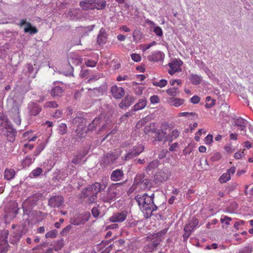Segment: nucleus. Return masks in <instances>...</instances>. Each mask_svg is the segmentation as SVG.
Masks as SVG:
<instances>
[{
	"label": "nucleus",
	"instance_id": "2f4dec72",
	"mask_svg": "<svg viewBox=\"0 0 253 253\" xmlns=\"http://www.w3.org/2000/svg\"><path fill=\"white\" fill-rule=\"evenodd\" d=\"M167 94L170 96H176L179 95V90L178 87H173L168 88L166 91Z\"/></svg>",
	"mask_w": 253,
	"mask_h": 253
},
{
	"label": "nucleus",
	"instance_id": "8fccbe9b",
	"mask_svg": "<svg viewBox=\"0 0 253 253\" xmlns=\"http://www.w3.org/2000/svg\"><path fill=\"white\" fill-rule=\"evenodd\" d=\"M67 126L64 124H61L59 126V132L61 134H64L66 132Z\"/></svg>",
	"mask_w": 253,
	"mask_h": 253
},
{
	"label": "nucleus",
	"instance_id": "4be33fe9",
	"mask_svg": "<svg viewBox=\"0 0 253 253\" xmlns=\"http://www.w3.org/2000/svg\"><path fill=\"white\" fill-rule=\"evenodd\" d=\"M123 171L120 169L114 170L111 174V179L113 181L121 180L123 179Z\"/></svg>",
	"mask_w": 253,
	"mask_h": 253
},
{
	"label": "nucleus",
	"instance_id": "aec40b11",
	"mask_svg": "<svg viewBox=\"0 0 253 253\" xmlns=\"http://www.w3.org/2000/svg\"><path fill=\"white\" fill-rule=\"evenodd\" d=\"M11 112L13 114L11 117L15 124L19 126L21 124V118L19 115V109L18 106L14 107L11 109Z\"/></svg>",
	"mask_w": 253,
	"mask_h": 253
},
{
	"label": "nucleus",
	"instance_id": "603ef678",
	"mask_svg": "<svg viewBox=\"0 0 253 253\" xmlns=\"http://www.w3.org/2000/svg\"><path fill=\"white\" fill-rule=\"evenodd\" d=\"M150 101L152 104L158 103L160 102V98L158 95H153L150 98Z\"/></svg>",
	"mask_w": 253,
	"mask_h": 253
},
{
	"label": "nucleus",
	"instance_id": "680f3d73",
	"mask_svg": "<svg viewBox=\"0 0 253 253\" xmlns=\"http://www.w3.org/2000/svg\"><path fill=\"white\" fill-rule=\"evenodd\" d=\"M64 244V240L63 239L59 240L57 242V246L55 247V250L56 251L60 250L61 248L63 247Z\"/></svg>",
	"mask_w": 253,
	"mask_h": 253
},
{
	"label": "nucleus",
	"instance_id": "49530a36",
	"mask_svg": "<svg viewBox=\"0 0 253 253\" xmlns=\"http://www.w3.org/2000/svg\"><path fill=\"white\" fill-rule=\"evenodd\" d=\"M44 106L45 108H56L58 105L55 101H50L45 103Z\"/></svg>",
	"mask_w": 253,
	"mask_h": 253
},
{
	"label": "nucleus",
	"instance_id": "6ab92c4d",
	"mask_svg": "<svg viewBox=\"0 0 253 253\" xmlns=\"http://www.w3.org/2000/svg\"><path fill=\"white\" fill-rule=\"evenodd\" d=\"M235 125L237 126L239 129L242 131H245L248 125V121L242 118H239L234 120Z\"/></svg>",
	"mask_w": 253,
	"mask_h": 253
},
{
	"label": "nucleus",
	"instance_id": "0e129e2a",
	"mask_svg": "<svg viewBox=\"0 0 253 253\" xmlns=\"http://www.w3.org/2000/svg\"><path fill=\"white\" fill-rule=\"evenodd\" d=\"M143 88L141 86H137L134 89V93L135 94L139 95L142 93Z\"/></svg>",
	"mask_w": 253,
	"mask_h": 253
},
{
	"label": "nucleus",
	"instance_id": "f257e3e1",
	"mask_svg": "<svg viewBox=\"0 0 253 253\" xmlns=\"http://www.w3.org/2000/svg\"><path fill=\"white\" fill-rule=\"evenodd\" d=\"M135 199L141 211L146 213L145 214L146 218L150 217L152 212L158 209V207L154 204L152 198L146 193L137 195Z\"/></svg>",
	"mask_w": 253,
	"mask_h": 253
},
{
	"label": "nucleus",
	"instance_id": "37998d69",
	"mask_svg": "<svg viewBox=\"0 0 253 253\" xmlns=\"http://www.w3.org/2000/svg\"><path fill=\"white\" fill-rule=\"evenodd\" d=\"M27 69L29 73V74L28 75L29 77L32 78H35V73H33L34 71V68L33 67V65L31 64H27Z\"/></svg>",
	"mask_w": 253,
	"mask_h": 253
},
{
	"label": "nucleus",
	"instance_id": "774afa93",
	"mask_svg": "<svg viewBox=\"0 0 253 253\" xmlns=\"http://www.w3.org/2000/svg\"><path fill=\"white\" fill-rule=\"evenodd\" d=\"M243 155L244 151H238L235 153L234 157L236 159H239L241 158Z\"/></svg>",
	"mask_w": 253,
	"mask_h": 253
},
{
	"label": "nucleus",
	"instance_id": "7ed1b4c3",
	"mask_svg": "<svg viewBox=\"0 0 253 253\" xmlns=\"http://www.w3.org/2000/svg\"><path fill=\"white\" fill-rule=\"evenodd\" d=\"M0 129L3 132L4 135L8 137L7 139L10 141L14 140L15 134L16 131L8 121L6 116L2 115L0 117Z\"/></svg>",
	"mask_w": 253,
	"mask_h": 253
},
{
	"label": "nucleus",
	"instance_id": "a19ab883",
	"mask_svg": "<svg viewBox=\"0 0 253 253\" xmlns=\"http://www.w3.org/2000/svg\"><path fill=\"white\" fill-rule=\"evenodd\" d=\"M231 220L232 218L226 215H222L220 219V222L226 226L230 225Z\"/></svg>",
	"mask_w": 253,
	"mask_h": 253
},
{
	"label": "nucleus",
	"instance_id": "6e6d98bb",
	"mask_svg": "<svg viewBox=\"0 0 253 253\" xmlns=\"http://www.w3.org/2000/svg\"><path fill=\"white\" fill-rule=\"evenodd\" d=\"M190 101L194 104H198L200 101V98L198 95H194L191 98Z\"/></svg>",
	"mask_w": 253,
	"mask_h": 253
},
{
	"label": "nucleus",
	"instance_id": "e2e57ef3",
	"mask_svg": "<svg viewBox=\"0 0 253 253\" xmlns=\"http://www.w3.org/2000/svg\"><path fill=\"white\" fill-rule=\"evenodd\" d=\"M91 212L92 215L95 217H97L99 215V211L98 209L96 207H94L92 209Z\"/></svg>",
	"mask_w": 253,
	"mask_h": 253
},
{
	"label": "nucleus",
	"instance_id": "3c124183",
	"mask_svg": "<svg viewBox=\"0 0 253 253\" xmlns=\"http://www.w3.org/2000/svg\"><path fill=\"white\" fill-rule=\"evenodd\" d=\"M42 172V170L40 168H36L32 170V173L34 176H39Z\"/></svg>",
	"mask_w": 253,
	"mask_h": 253
},
{
	"label": "nucleus",
	"instance_id": "423d86ee",
	"mask_svg": "<svg viewBox=\"0 0 253 253\" xmlns=\"http://www.w3.org/2000/svg\"><path fill=\"white\" fill-rule=\"evenodd\" d=\"M105 188L106 185L105 184L96 182L84 189L82 193L85 196H88L90 194L88 193H90V194L96 195L98 192L104 190Z\"/></svg>",
	"mask_w": 253,
	"mask_h": 253
},
{
	"label": "nucleus",
	"instance_id": "39448f33",
	"mask_svg": "<svg viewBox=\"0 0 253 253\" xmlns=\"http://www.w3.org/2000/svg\"><path fill=\"white\" fill-rule=\"evenodd\" d=\"M167 232L166 229L162 230L160 232L158 233L155 237L153 238V241L149 242L145 246L144 250L145 252H152L154 251L158 245L160 244L161 239L160 237L164 235Z\"/></svg>",
	"mask_w": 253,
	"mask_h": 253
},
{
	"label": "nucleus",
	"instance_id": "393cba45",
	"mask_svg": "<svg viewBox=\"0 0 253 253\" xmlns=\"http://www.w3.org/2000/svg\"><path fill=\"white\" fill-rule=\"evenodd\" d=\"M93 0H84L80 2V6L83 10H88L93 9Z\"/></svg>",
	"mask_w": 253,
	"mask_h": 253
},
{
	"label": "nucleus",
	"instance_id": "4468645a",
	"mask_svg": "<svg viewBox=\"0 0 253 253\" xmlns=\"http://www.w3.org/2000/svg\"><path fill=\"white\" fill-rule=\"evenodd\" d=\"M63 203V197L62 196L58 195L51 197L48 200V204L51 208H60Z\"/></svg>",
	"mask_w": 253,
	"mask_h": 253
},
{
	"label": "nucleus",
	"instance_id": "c756f323",
	"mask_svg": "<svg viewBox=\"0 0 253 253\" xmlns=\"http://www.w3.org/2000/svg\"><path fill=\"white\" fill-rule=\"evenodd\" d=\"M64 91L63 88L59 86H55L53 87L51 91V95L53 97L60 96Z\"/></svg>",
	"mask_w": 253,
	"mask_h": 253
},
{
	"label": "nucleus",
	"instance_id": "f704fd0d",
	"mask_svg": "<svg viewBox=\"0 0 253 253\" xmlns=\"http://www.w3.org/2000/svg\"><path fill=\"white\" fill-rule=\"evenodd\" d=\"M100 123V118L99 117L98 118H95L90 123L88 126V129L90 130H92L94 128L96 127V126L99 125Z\"/></svg>",
	"mask_w": 253,
	"mask_h": 253
},
{
	"label": "nucleus",
	"instance_id": "864d4df0",
	"mask_svg": "<svg viewBox=\"0 0 253 253\" xmlns=\"http://www.w3.org/2000/svg\"><path fill=\"white\" fill-rule=\"evenodd\" d=\"M72 229V226L71 225H67L66 227L62 229L61 232V234L62 236H65Z\"/></svg>",
	"mask_w": 253,
	"mask_h": 253
},
{
	"label": "nucleus",
	"instance_id": "052dcab7",
	"mask_svg": "<svg viewBox=\"0 0 253 253\" xmlns=\"http://www.w3.org/2000/svg\"><path fill=\"white\" fill-rule=\"evenodd\" d=\"M131 59L135 62H139L141 60L140 56L136 53H133L131 55Z\"/></svg>",
	"mask_w": 253,
	"mask_h": 253
},
{
	"label": "nucleus",
	"instance_id": "13d9d810",
	"mask_svg": "<svg viewBox=\"0 0 253 253\" xmlns=\"http://www.w3.org/2000/svg\"><path fill=\"white\" fill-rule=\"evenodd\" d=\"M212 135L211 134H208L205 138V142L206 144L210 145L211 143L212 142Z\"/></svg>",
	"mask_w": 253,
	"mask_h": 253
},
{
	"label": "nucleus",
	"instance_id": "20e7f679",
	"mask_svg": "<svg viewBox=\"0 0 253 253\" xmlns=\"http://www.w3.org/2000/svg\"><path fill=\"white\" fill-rule=\"evenodd\" d=\"M73 124L77 126L76 132L79 137H84L86 134L85 120L82 117H75L73 119Z\"/></svg>",
	"mask_w": 253,
	"mask_h": 253
},
{
	"label": "nucleus",
	"instance_id": "9d476101",
	"mask_svg": "<svg viewBox=\"0 0 253 253\" xmlns=\"http://www.w3.org/2000/svg\"><path fill=\"white\" fill-rule=\"evenodd\" d=\"M127 213L128 212L126 211L114 213L113 215L109 218L108 220L113 223L122 222L126 219Z\"/></svg>",
	"mask_w": 253,
	"mask_h": 253
},
{
	"label": "nucleus",
	"instance_id": "412c9836",
	"mask_svg": "<svg viewBox=\"0 0 253 253\" xmlns=\"http://www.w3.org/2000/svg\"><path fill=\"white\" fill-rule=\"evenodd\" d=\"M28 110L31 115L36 116L40 112L41 108L38 104L32 102L29 104Z\"/></svg>",
	"mask_w": 253,
	"mask_h": 253
},
{
	"label": "nucleus",
	"instance_id": "bf43d9fd",
	"mask_svg": "<svg viewBox=\"0 0 253 253\" xmlns=\"http://www.w3.org/2000/svg\"><path fill=\"white\" fill-rule=\"evenodd\" d=\"M194 229L197 227L199 223L198 220L196 218H192L191 220L189 222Z\"/></svg>",
	"mask_w": 253,
	"mask_h": 253
},
{
	"label": "nucleus",
	"instance_id": "72a5a7b5",
	"mask_svg": "<svg viewBox=\"0 0 253 253\" xmlns=\"http://www.w3.org/2000/svg\"><path fill=\"white\" fill-rule=\"evenodd\" d=\"M80 12V9L73 8L68 13V16L72 19L75 20Z\"/></svg>",
	"mask_w": 253,
	"mask_h": 253
},
{
	"label": "nucleus",
	"instance_id": "7c9ffc66",
	"mask_svg": "<svg viewBox=\"0 0 253 253\" xmlns=\"http://www.w3.org/2000/svg\"><path fill=\"white\" fill-rule=\"evenodd\" d=\"M159 164H160V162L157 160H155L152 161L148 164L147 167L146 168L145 170H146V172H148L150 171L153 170L155 168L158 167V166L159 165Z\"/></svg>",
	"mask_w": 253,
	"mask_h": 253
},
{
	"label": "nucleus",
	"instance_id": "a211bd4d",
	"mask_svg": "<svg viewBox=\"0 0 253 253\" xmlns=\"http://www.w3.org/2000/svg\"><path fill=\"white\" fill-rule=\"evenodd\" d=\"M111 90L113 96L117 99L122 98L125 94L124 89L122 87H118L116 85L113 86Z\"/></svg>",
	"mask_w": 253,
	"mask_h": 253
},
{
	"label": "nucleus",
	"instance_id": "ea45409f",
	"mask_svg": "<svg viewBox=\"0 0 253 253\" xmlns=\"http://www.w3.org/2000/svg\"><path fill=\"white\" fill-rule=\"evenodd\" d=\"M57 234V230L56 229H53L47 232L45 235V237L46 238H54L56 237Z\"/></svg>",
	"mask_w": 253,
	"mask_h": 253
},
{
	"label": "nucleus",
	"instance_id": "338daca9",
	"mask_svg": "<svg viewBox=\"0 0 253 253\" xmlns=\"http://www.w3.org/2000/svg\"><path fill=\"white\" fill-rule=\"evenodd\" d=\"M185 232H188L191 233V232L194 230L190 223H188L185 225L184 228Z\"/></svg>",
	"mask_w": 253,
	"mask_h": 253
},
{
	"label": "nucleus",
	"instance_id": "9b49d317",
	"mask_svg": "<svg viewBox=\"0 0 253 253\" xmlns=\"http://www.w3.org/2000/svg\"><path fill=\"white\" fill-rule=\"evenodd\" d=\"M19 25L20 27H23V31L25 33L34 35L38 32L37 28L35 26H33L30 23L27 22L26 20H21Z\"/></svg>",
	"mask_w": 253,
	"mask_h": 253
},
{
	"label": "nucleus",
	"instance_id": "cd10ccee",
	"mask_svg": "<svg viewBox=\"0 0 253 253\" xmlns=\"http://www.w3.org/2000/svg\"><path fill=\"white\" fill-rule=\"evenodd\" d=\"M106 3L104 0H93V9H103L105 7Z\"/></svg>",
	"mask_w": 253,
	"mask_h": 253
},
{
	"label": "nucleus",
	"instance_id": "f03ea898",
	"mask_svg": "<svg viewBox=\"0 0 253 253\" xmlns=\"http://www.w3.org/2000/svg\"><path fill=\"white\" fill-rule=\"evenodd\" d=\"M123 192L122 185L121 183L112 184L110 185L106 193L101 197L104 202L111 203L120 197Z\"/></svg>",
	"mask_w": 253,
	"mask_h": 253
},
{
	"label": "nucleus",
	"instance_id": "f8f14e48",
	"mask_svg": "<svg viewBox=\"0 0 253 253\" xmlns=\"http://www.w3.org/2000/svg\"><path fill=\"white\" fill-rule=\"evenodd\" d=\"M183 64V62L180 59H174L171 62L169 63V69L168 73L170 75H173L176 72H180L181 71V66Z\"/></svg>",
	"mask_w": 253,
	"mask_h": 253
},
{
	"label": "nucleus",
	"instance_id": "6e6552de",
	"mask_svg": "<svg viewBox=\"0 0 253 253\" xmlns=\"http://www.w3.org/2000/svg\"><path fill=\"white\" fill-rule=\"evenodd\" d=\"M89 217L90 213L88 212L76 214L71 219V223L74 225L84 224L89 220Z\"/></svg>",
	"mask_w": 253,
	"mask_h": 253
},
{
	"label": "nucleus",
	"instance_id": "5701e85b",
	"mask_svg": "<svg viewBox=\"0 0 253 253\" xmlns=\"http://www.w3.org/2000/svg\"><path fill=\"white\" fill-rule=\"evenodd\" d=\"M168 101L170 106L178 107L183 104L185 100L182 98L170 97Z\"/></svg>",
	"mask_w": 253,
	"mask_h": 253
},
{
	"label": "nucleus",
	"instance_id": "ddd939ff",
	"mask_svg": "<svg viewBox=\"0 0 253 253\" xmlns=\"http://www.w3.org/2000/svg\"><path fill=\"white\" fill-rule=\"evenodd\" d=\"M8 235L7 231L1 232L0 235V253H5L7 250L8 247L7 240Z\"/></svg>",
	"mask_w": 253,
	"mask_h": 253
},
{
	"label": "nucleus",
	"instance_id": "5fc2aeb1",
	"mask_svg": "<svg viewBox=\"0 0 253 253\" xmlns=\"http://www.w3.org/2000/svg\"><path fill=\"white\" fill-rule=\"evenodd\" d=\"M90 194V193H89ZM84 197H89L88 202L89 203H93L95 202L96 199V195L95 194H89L88 196L84 195Z\"/></svg>",
	"mask_w": 253,
	"mask_h": 253
},
{
	"label": "nucleus",
	"instance_id": "a18cd8bd",
	"mask_svg": "<svg viewBox=\"0 0 253 253\" xmlns=\"http://www.w3.org/2000/svg\"><path fill=\"white\" fill-rule=\"evenodd\" d=\"M178 117L184 116V117H189L190 116H193V117L196 116V117H197V116L196 114V113H195L194 112H190V113H189V112H181V113H178Z\"/></svg>",
	"mask_w": 253,
	"mask_h": 253
},
{
	"label": "nucleus",
	"instance_id": "58836bf2",
	"mask_svg": "<svg viewBox=\"0 0 253 253\" xmlns=\"http://www.w3.org/2000/svg\"><path fill=\"white\" fill-rule=\"evenodd\" d=\"M132 36L133 41L136 42H138L141 39V33L139 30H135L133 31Z\"/></svg>",
	"mask_w": 253,
	"mask_h": 253
},
{
	"label": "nucleus",
	"instance_id": "c03bdc74",
	"mask_svg": "<svg viewBox=\"0 0 253 253\" xmlns=\"http://www.w3.org/2000/svg\"><path fill=\"white\" fill-rule=\"evenodd\" d=\"M153 32L158 36L161 37L163 35L162 28L159 26H155L154 27Z\"/></svg>",
	"mask_w": 253,
	"mask_h": 253
},
{
	"label": "nucleus",
	"instance_id": "2eb2a0df",
	"mask_svg": "<svg viewBox=\"0 0 253 253\" xmlns=\"http://www.w3.org/2000/svg\"><path fill=\"white\" fill-rule=\"evenodd\" d=\"M165 54L161 51L156 50L151 52L148 56V59L151 62L163 61L165 58Z\"/></svg>",
	"mask_w": 253,
	"mask_h": 253
},
{
	"label": "nucleus",
	"instance_id": "69168bd1",
	"mask_svg": "<svg viewBox=\"0 0 253 253\" xmlns=\"http://www.w3.org/2000/svg\"><path fill=\"white\" fill-rule=\"evenodd\" d=\"M62 111L61 110H56L53 115V117L55 118H60L62 117Z\"/></svg>",
	"mask_w": 253,
	"mask_h": 253
},
{
	"label": "nucleus",
	"instance_id": "a878e982",
	"mask_svg": "<svg viewBox=\"0 0 253 253\" xmlns=\"http://www.w3.org/2000/svg\"><path fill=\"white\" fill-rule=\"evenodd\" d=\"M188 78L191 83L194 85H198L200 84L203 79L201 76L194 74L190 75Z\"/></svg>",
	"mask_w": 253,
	"mask_h": 253
},
{
	"label": "nucleus",
	"instance_id": "09e8293b",
	"mask_svg": "<svg viewBox=\"0 0 253 253\" xmlns=\"http://www.w3.org/2000/svg\"><path fill=\"white\" fill-rule=\"evenodd\" d=\"M252 248L250 246L245 247L239 251V253H251L252 252Z\"/></svg>",
	"mask_w": 253,
	"mask_h": 253
},
{
	"label": "nucleus",
	"instance_id": "c85d7f7f",
	"mask_svg": "<svg viewBox=\"0 0 253 253\" xmlns=\"http://www.w3.org/2000/svg\"><path fill=\"white\" fill-rule=\"evenodd\" d=\"M15 174V171L13 169H5L4 172V178L7 180H10L13 178Z\"/></svg>",
	"mask_w": 253,
	"mask_h": 253
},
{
	"label": "nucleus",
	"instance_id": "bb28decb",
	"mask_svg": "<svg viewBox=\"0 0 253 253\" xmlns=\"http://www.w3.org/2000/svg\"><path fill=\"white\" fill-rule=\"evenodd\" d=\"M147 101L145 99H142L134 105L132 108L134 111H137L143 109L146 105Z\"/></svg>",
	"mask_w": 253,
	"mask_h": 253
},
{
	"label": "nucleus",
	"instance_id": "1a4fd4ad",
	"mask_svg": "<svg viewBox=\"0 0 253 253\" xmlns=\"http://www.w3.org/2000/svg\"><path fill=\"white\" fill-rule=\"evenodd\" d=\"M171 175L168 169L164 168L158 171L154 176L155 183L163 182L168 180Z\"/></svg>",
	"mask_w": 253,
	"mask_h": 253
},
{
	"label": "nucleus",
	"instance_id": "473e14b6",
	"mask_svg": "<svg viewBox=\"0 0 253 253\" xmlns=\"http://www.w3.org/2000/svg\"><path fill=\"white\" fill-rule=\"evenodd\" d=\"M35 157L32 158L30 156H27L22 162L23 167L29 166L31 164H32L35 160Z\"/></svg>",
	"mask_w": 253,
	"mask_h": 253
},
{
	"label": "nucleus",
	"instance_id": "dca6fc26",
	"mask_svg": "<svg viewBox=\"0 0 253 253\" xmlns=\"http://www.w3.org/2000/svg\"><path fill=\"white\" fill-rule=\"evenodd\" d=\"M144 147L142 144H138L134 146L130 152H128L126 156V160L132 158L133 157L139 155L144 150Z\"/></svg>",
	"mask_w": 253,
	"mask_h": 253
},
{
	"label": "nucleus",
	"instance_id": "0eeeda50",
	"mask_svg": "<svg viewBox=\"0 0 253 253\" xmlns=\"http://www.w3.org/2000/svg\"><path fill=\"white\" fill-rule=\"evenodd\" d=\"M121 152L119 150L117 152L109 153L105 155L102 159V163L104 166L117 165L116 160L121 155Z\"/></svg>",
	"mask_w": 253,
	"mask_h": 253
},
{
	"label": "nucleus",
	"instance_id": "4c0bfd02",
	"mask_svg": "<svg viewBox=\"0 0 253 253\" xmlns=\"http://www.w3.org/2000/svg\"><path fill=\"white\" fill-rule=\"evenodd\" d=\"M106 41V36L104 34H100L97 37V42L100 45H103L105 43Z\"/></svg>",
	"mask_w": 253,
	"mask_h": 253
},
{
	"label": "nucleus",
	"instance_id": "4d7b16f0",
	"mask_svg": "<svg viewBox=\"0 0 253 253\" xmlns=\"http://www.w3.org/2000/svg\"><path fill=\"white\" fill-rule=\"evenodd\" d=\"M245 221L242 220H239L235 222L234 224V227L236 230H239V226L244 225Z\"/></svg>",
	"mask_w": 253,
	"mask_h": 253
},
{
	"label": "nucleus",
	"instance_id": "e433bc0d",
	"mask_svg": "<svg viewBox=\"0 0 253 253\" xmlns=\"http://www.w3.org/2000/svg\"><path fill=\"white\" fill-rule=\"evenodd\" d=\"M179 135V132L177 129L172 131L170 135L167 138V140L171 142L174 139L176 138Z\"/></svg>",
	"mask_w": 253,
	"mask_h": 253
},
{
	"label": "nucleus",
	"instance_id": "f3484780",
	"mask_svg": "<svg viewBox=\"0 0 253 253\" xmlns=\"http://www.w3.org/2000/svg\"><path fill=\"white\" fill-rule=\"evenodd\" d=\"M236 168L232 167L228 169L225 173H223L219 178V181L221 183H226L231 179V175L235 173Z\"/></svg>",
	"mask_w": 253,
	"mask_h": 253
},
{
	"label": "nucleus",
	"instance_id": "c9c22d12",
	"mask_svg": "<svg viewBox=\"0 0 253 253\" xmlns=\"http://www.w3.org/2000/svg\"><path fill=\"white\" fill-rule=\"evenodd\" d=\"M168 81L165 79H161L159 81H154L152 83L153 85L162 88L167 85Z\"/></svg>",
	"mask_w": 253,
	"mask_h": 253
},
{
	"label": "nucleus",
	"instance_id": "b1692460",
	"mask_svg": "<svg viewBox=\"0 0 253 253\" xmlns=\"http://www.w3.org/2000/svg\"><path fill=\"white\" fill-rule=\"evenodd\" d=\"M48 138L45 139L42 142H41L38 144V146L37 147L36 150H35L33 155L34 157H37L42 152V151L44 149L46 144L48 143Z\"/></svg>",
	"mask_w": 253,
	"mask_h": 253
},
{
	"label": "nucleus",
	"instance_id": "de8ad7c7",
	"mask_svg": "<svg viewBox=\"0 0 253 253\" xmlns=\"http://www.w3.org/2000/svg\"><path fill=\"white\" fill-rule=\"evenodd\" d=\"M97 62L96 61L89 59L86 61L85 64L88 67H94L96 66Z\"/></svg>",
	"mask_w": 253,
	"mask_h": 253
},
{
	"label": "nucleus",
	"instance_id": "79ce46f5",
	"mask_svg": "<svg viewBox=\"0 0 253 253\" xmlns=\"http://www.w3.org/2000/svg\"><path fill=\"white\" fill-rule=\"evenodd\" d=\"M224 149L225 150V152L227 154H230L233 153L235 149L232 146V144L231 143L227 144L224 147Z\"/></svg>",
	"mask_w": 253,
	"mask_h": 253
}]
</instances>
